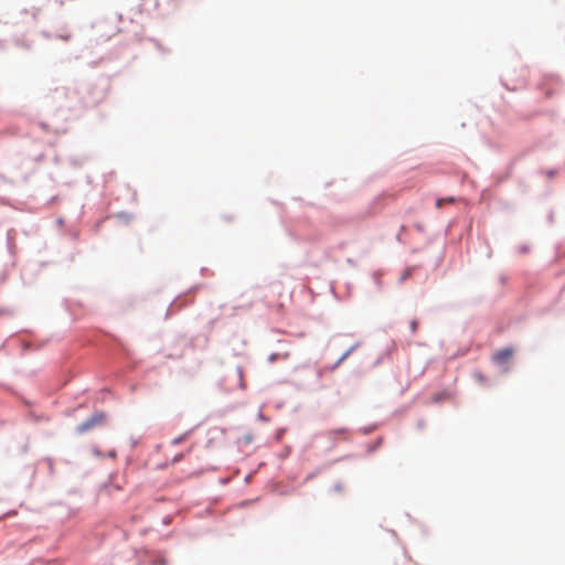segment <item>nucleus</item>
Wrapping results in <instances>:
<instances>
[{"mask_svg":"<svg viewBox=\"0 0 565 565\" xmlns=\"http://www.w3.org/2000/svg\"><path fill=\"white\" fill-rule=\"evenodd\" d=\"M104 417L105 416H104L103 413H98V414L93 415L89 419H87L86 422L82 423L77 427V431L78 433L87 431L88 429L95 427L97 424H100L104 420Z\"/></svg>","mask_w":565,"mask_h":565,"instance_id":"obj_1","label":"nucleus"},{"mask_svg":"<svg viewBox=\"0 0 565 565\" xmlns=\"http://www.w3.org/2000/svg\"><path fill=\"white\" fill-rule=\"evenodd\" d=\"M512 354H513L512 349L505 348V349L497 351L493 355V360L499 364H503L510 360Z\"/></svg>","mask_w":565,"mask_h":565,"instance_id":"obj_2","label":"nucleus"},{"mask_svg":"<svg viewBox=\"0 0 565 565\" xmlns=\"http://www.w3.org/2000/svg\"><path fill=\"white\" fill-rule=\"evenodd\" d=\"M418 329V322L416 320L411 321V330L413 333H415Z\"/></svg>","mask_w":565,"mask_h":565,"instance_id":"obj_3","label":"nucleus"},{"mask_svg":"<svg viewBox=\"0 0 565 565\" xmlns=\"http://www.w3.org/2000/svg\"><path fill=\"white\" fill-rule=\"evenodd\" d=\"M352 350H353V348H351L350 350H348V351H347V352H345V353L340 358V360H339V362H338V363H341L342 361H344V360L349 356V354L352 352Z\"/></svg>","mask_w":565,"mask_h":565,"instance_id":"obj_4","label":"nucleus"},{"mask_svg":"<svg viewBox=\"0 0 565 565\" xmlns=\"http://www.w3.org/2000/svg\"><path fill=\"white\" fill-rule=\"evenodd\" d=\"M184 438H185V436H181V437H179V438H175V439L173 440V444H180L181 441H183V440H184Z\"/></svg>","mask_w":565,"mask_h":565,"instance_id":"obj_5","label":"nucleus"},{"mask_svg":"<svg viewBox=\"0 0 565 565\" xmlns=\"http://www.w3.org/2000/svg\"><path fill=\"white\" fill-rule=\"evenodd\" d=\"M444 202H445V199H439V200H437V202H436V206H437L438 209H439V207H441V205H443V203H444Z\"/></svg>","mask_w":565,"mask_h":565,"instance_id":"obj_6","label":"nucleus"},{"mask_svg":"<svg viewBox=\"0 0 565 565\" xmlns=\"http://www.w3.org/2000/svg\"><path fill=\"white\" fill-rule=\"evenodd\" d=\"M551 96H552V90L547 89V90L545 92V97H546V98H550Z\"/></svg>","mask_w":565,"mask_h":565,"instance_id":"obj_7","label":"nucleus"},{"mask_svg":"<svg viewBox=\"0 0 565 565\" xmlns=\"http://www.w3.org/2000/svg\"><path fill=\"white\" fill-rule=\"evenodd\" d=\"M454 198H448V199H445V202H454Z\"/></svg>","mask_w":565,"mask_h":565,"instance_id":"obj_8","label":"nucleus"}]
</instances>
